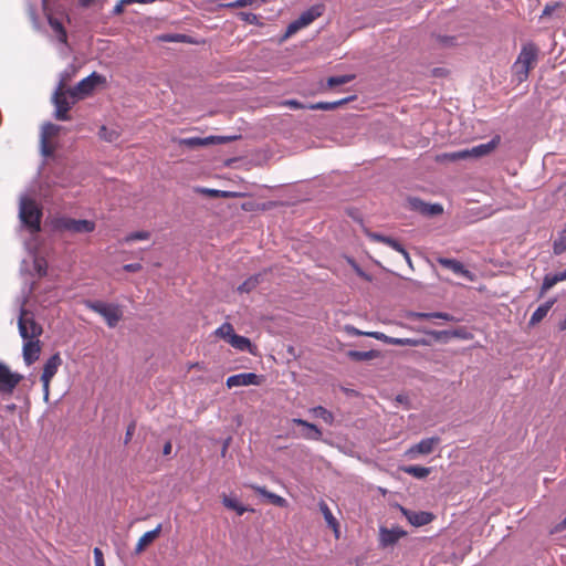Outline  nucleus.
Instances as JSON below:
<instances>
[{
	"mask_svg": "<svg viewBox=\"0 0 566 566\" xmlns=\"http://www.w3.org/2000/svg\"><path fill=\"white\" fill-rule=\"evenodd\" d=\"M142 269V264L140 263H128V264H125L124 265V270L126 272H130V273H134V272H137Z\"/></svg>",
	"mask_w": 566,
	"mask_h": 566,
	"instance_id": "nucleus-51",
	"label": "nucleus"
},
{
	"mask_svg": "<svg viewBox=\"0 0 566 566\" xmlns=\"http://www.w3.org/2000/svg\"><path fill=\"white\" fill-rule=\"evenodd\" d=\"M286 105L291 106L292 108H295V109H301V108H308V105L305 106L304 104H302L301 102L296 101V99H290L286 102Z\"/></svg>",
	"mask_w": 566,
	"mask_h": 566,
	"instance_id": "nucleus-56",
	"label": "nucleus"
},
{
	"mask_svg": "<svg viewBox=\"0 0 566 566\" xmlns=\"http://www.w3.org/2000/svg\"><path fill=\"white\" fill-rule=\"evenodd\" d=\"M158 42H177V33H167L156 36Z\"/></svg>",
	"mask_w": 566,
	"mask_h": 566,
	"instance_id": "nucleus-49",
	"label": "nucleus"
},
{
	"mask_svg": "<svg viewBox=\"0 0 566 566\" xmlns=\"http://www.w3.org/2000/svg\"><path fill=\"white\" fill-rule=\"evenodd\" d=\"M429 335L433 336L436 339H441L442 337L455 336L468 339L469 336L463 329H454V331H430Z\"/></svg>",
	"mask_w": 566,
	"mask_h": 566,
	"instance_id": "nucleus-35",
	"label": "nucleus"
},
{
	"mask_svg": "<svg viewBox=\"0 0 566 566\" xmlns=\"http://www.w3.org/2000/svg\"><path fill=\"white\" fill-rule=\"evenodd\" d=\"M555 9V6H549V4H546L544 10H543V13L542 15H548L553 12V10Z\"/></svg>",
	"mask_w": 566,
	"mask_h": 566,
	"instance_id": "nucleus-60",
	"label": "nucleus"
},
{
	"mask_svg": "<svg viewBox=\"0 0 566 566\" xmlns=\"http://www.w3.org/2000/svg\"><path fill=\"white\" fill-rule=\"evenodd\" d=\"M260 382V376L255 373H241L228 377L226 385L228 388H233L240 386H259Z\"/></svg>",
	"mask_w": 566,
	"mask_h": 566,
	"instance_id": "nucleus-13",
	"label": "nucleus"
},
{
	"mask_svg": "<svg viewBox=\"0 0 566 566\" xmlns=\"http://www.w3.org/2000/svg\"><path fill=\"white\" fill-rule=\"evenodd\" d=\"M49 24L52 28V30L55 32L59 42L66 43L67 34L66 31L62 24V22L53 17H49Z\"/></svg>",
	"mask_w": 566,
	"mask_h": 566,
	"instance_id": "nucleus-32",
	"label": "nucleus"
},
{
	"mask_svg": "<svg viewBox=\"0 0 566 566\" xmlns=\"http://www.w3.org/2000/svg\"><path fill=\"white\" fill-rule=\"evenodd\" d=\"M347 356L355 361H366L376 358L378 356V353L376 350H349L347 353Z\"/></svg>",
	"mask_w": 566,
	"mask_h": 566,
	"instance_id": "nucleus-33",
	"label": "nucleus"
},
{
	"mask_svg": "<svg viewBox=\"0 0 566 566\" xmlns=\"http://www.w3.org/2000/svg\"><path fill=\"white\" fill-rule=\"evenodd\" d=\"M233 327L229 323H223L220 327L217 328L216 334L220 337L224 338L227 342L230 338V335L233 333Z\"/></svg>",
	"mask_w": 566,
	"mask_h": 566,
	"instance_id": "nucleus-45",
	"label": "nucleus"
},
{
	"mask_svg": "<svg viewBox=\"0 0 566 566\" xmlns=\"http://www.w3.org/2000/svg\"><path fill=\"white\" fill-rule=\"evenodd\" d=\"M93 553H94V560L104 558L103 552L101 548L95 547Z\"/></svg>",
	"mask_w": 566,
	"mask_h": 566,
	"instance_id": "nucleus-57",
	"label": "nucleus"
},
{
	"mask_svg": "<svg viewBox=\"0 0 566 566\" xmlns=\"http://www.w3.org/2000/svg\"><path fill=\"white\" fill-rule=\"evenodd\" d=\"M398 252L403 255L407 263L411 266V258H410L408 251L403 248V251H398Z\"/></svg>",
	"mask_w": 566,
	"mask_h": 566,
	"instance_id": "nucleus-61",
	"label": "nucleus"
},
{
	"mask_svg": "<svg viewBox=\"0 0 566 566\" xmlns=\"http://www.w3.org/2000/svg\"><path fill=\"white\" fill-rule=\"evenodd\" d=\"M319 510L323 513V516L327 523L328 526L333 527L335 531L337 530L338 523L336 518L334 517L332 511L329 510L326 502L321 501L319 502Z\"/></svg>",
	"mask_w": 566,
	"mask_h": 566,
	"instance_id": "nucleus-38",
	"label": "nucleus"
},
{
	"mask_svg": "<svg viewBox=\"0 0 566 566\" xmlns=\"http://www.w3.org/2000/svg\"><path fill=\"white\" fill-rule=\"evenodd\" d=\"M87 308L103 316L108 327H115L122 318V312L117 305L105 303L102 301H86Z\"/></svg>",
	"mask_w": 566,
	"mask_h": 566,
	"instance_id": "nucleus-3",
	"label": "nucleus"
},
{
	"mask_svg": "<svg viewBox=\"0 0 566 566\" xmlns=\"http://www.w3.org/2000/svg\"><path fill=\"white\" fill-rule=\"evenodd\" d=\"M41 352L40 342L33 339H27L23 345V359L24 363L30 366L39 359Z\"/></svg>",
	"mask_w": 566,
	"mask_h": 566,
	"instance_id": "nucleus-20",
	"label": "nucleus"
},
{
	"mask_svg": "<svg viewBox=\"0 0 566 566\" xmlns=\"http://www.w3.org/2000/svg\"><path fill=\"white\" fill-rule=\"evenodd\" d=\"M228 343L239 349V350H249L251 352V342L248 337L235 334L234 332L230 335Z\"/></svg>",
	"mask_w": 566,
	"mask_h": 566,
	"instance_id": "nucleus-27",
	"label": "nucleus"
},
{
	"mask_svg": "<svg viewBox=\"0 0 566 566\" xmlns=\"http://www.w3.org/2000/svg\"><path fill=\"white\" fill-rule=\"evenodd\" d=\"M437 318H440V319H443L447 322H457L458 321L454 316H452L451 314L446 313V312H437Z\"/></svg>",
	"mask_w": 566,
	"mask_h": 566,
	"instance_id": "nucleus-53",
	"label": "nucleus"
},
{
	"mask_svg": "<svg viewBox=\"0 0 566 566\" xmlns=\"http://www.w3.org/2000/svg\"><path fill=\"white\" fill-rule=\"evenodd\" d=\"M55 228L71 233H91L95 230V222L86 219L61 217L56 219Z\"/></svg>",
	"mask_w": 566,
	"mask_h": 566,
	"instance_id": "nucleus-6",
	"label": "nucleus"
},
{
	"mask_svg": "<svg viewBox=\"0 0 566 566\" xmlns=\"http://www.w3.org/2000/svg\"><path fill=\"white\" fill-rule=\"evenodd\" d=\"M310 412L314 417L322 419L327 424H332L334 422V415L323 406L313 407Z\"/></svg>",
	"mask_w": 566,
	"mask_h": 566,
	"instance_id": "nucleus-34",
	"label": "nucleus"
},
{
	"mask_svg": "<svg viewBox=\"0 0 566 566\" xmlns=\"http://www.w3.org/2000/svg\"><path fill=\"white\" fill-rule=\"evenodd\" d=\"M125 4H128L127 2H125V0H119L113 8V11L112 13L114 15H119L124 12V6Z\"/></svg>",
	"mask_w": 566,
	"mask_h": 566,
	"instance_id": "nucleus-50",
	"label": "nucleus"
},
{
	"mask_svg": "<svg viewBox=\"0 0 566 566\" xmlns=\"http://www.w3.org/2000/svg\"><path fill=\"white\" fill-rule=\"evenodd\" d=\"M354 98H355V96H348V97H345V98H342L338 101H334V102H318L315 104H310L308 108L310 109H321V111H332V109H335V108L353 101Z\"/></svg>",
	"mask_w": 566,
	"mask_h": 566,
	"instance_id": "nucleus-25",
	"label": "nucleus"
},
{
	"mask_svg": "<svg viewBox=\"0 0 566 566\" xmlns=\"http://www.w3.org/2000/svg\"><path fill=\"white\" fill-rule=\"evenodd\" d=\"M93 1L94 0H80V4L86 8L90 7Z\"/></svg>",
	"mask_w": 566,
	"mask_h": 566,
	"instance_id": "nucleus-64",
	"label": "nucleus"
},
{
	"mask_svg": "<svg viewBox=\"0 0 566 566\" xmlns=\"http://www.w3.org/2000/svg\"><path fill=\"white\" fill-rule=\"evenodd\" d=\"M292 422L305 428V431L302 434L304 439L311 441H319L322 439L323 432L316 424L301 418H293Z\"/></svg>",
	"mask_w": 566,
	"mask_h": 566,
	"instance_id": "nucleus-18",
	"label": "nucleus"
},
{
	"mask_svg": "<svg viewBox=\"0 0 566 566\" xmlns=\"http://www.w3.org/2000/svg\"><path fill=\"white\" fill-rule=\"evenodd\" d=\"M34 269L40 277L44 276L46 274V263L42 259L35 258L34 261Z\"/></svg>",
	"mask_w": 566,
	"mask_h": 566,
	"instance_id": "nucleus-47",
	"label": "nucleus"
},
{
	"mask_svg": "<svg viewBox=\"0 0 566 566\" xmlns=\"http://www.w3.org/2000/svg\"><path fill=\"white\" fill-rule=\"evenodd\" d=\"M303 28L304 27L301 25V23H298V20L296 19L287 25L285 36H290Z\"/></svg>",
	"mask_w": 566,
	"mask_h": 566,
	"instance_id": "nucleus-48",
	"label": "nucleus"
},
{
	"mask_svg": "<svg viewBox=\"0 0 566 566\" xmlns=\"http://www.w3.org/2000/svg\"><path fill=\"white\" fill-rule=\"evenodd\" d=\"M566 251V227L558 233L557 239L553 243V252L559 255Z\"/></svg>",
	"mask_w": 566,
	"mask_h": 566,
	"instance_id": "nucleus-39",
	"label": "nucleus"
},
{
	"mask_svg": "<svg viewBox=\"0 0 566 566\" xmlns=\"http://www.w3.org/2000/svg\"><path fill=\"white\" fill-rule=\"evenodd\" d=\"M379 535L380 545L382 547H388L395 545L401 537L406 536L407 532L401 530L400 527H380Z\"/></svg>",
	"mask_w": 566,
	"mask_h": 566,
	"instance_id": "nucleus-16",
	"label": "nucleus"
},
{
	"mask_svg": "<svg viewBox=\"0 0 566 566\" xmlns=\"http://www.w3.org/2000/svg\"><path fill=\"white\" fill-rule=\"evenodd\" d=\"M560 281L563 280L559 272L546 274L543 279L539 297H542L549 289H552L555 284H557Z\"/></svg>",
	"mask_w": 566,
	"mask_h": 566,
	"instance_id": "nucleus-29",
	"label": "nucleus"
},
{
	"mask_svg": "<svg viewBox=\"0 0 566 566\" xmlns=\"http://www.w3.org/2000/svg\"><path fill=\"white\" fill-rule=\"evenodd\" d=\"M60 130V127L52 123H45L42 126L41 130V153L43 156L48 157L52 155V148L48 144V138L56 135Z\"/></svg>",
	"mask_w": 566,
	"mask_h": 566,
	"instance_id": "nucleus-17",
	"label": "nucleus"
},
{
	"mask_svg": "<svg viewBox=\"0 0 566 566\" xmlns=\"http://www.w3.org/2000/svg\"><path fill=\"white\" fill-rule=\"evenodd\" d=\"M154 0H125L128 4L132 3H151Z\"/></svg>",
	"mask_w": 566,
	"mask_h": 566,
	"instance_id": "nucleus-63",
	"label": "nucleus"
},
{
	"mask_svg": "<svg viewBox=\"0 0 566 566\" xmlns=\"http://www.w3.org/2000/svg\"><path fill=\"white\" fill-rule=\"evenodd\" d=\"M159 532H160V525L151 531L146 532L139 538V541L135 547V553L136 554L142 553L158 536Z\"/></svg>",
	"mask_w": 566,
	"mask_h": 566,
	"instance_id": "nucleus-26",
	"label": "nucleus"
},
{
	"mask_svg": "<svg viewBox=\"0 0 566 566\" xmlns=\"http://www.w3.org/2000/svg\"><path fill=\"white\" fill-rule=\"evenodd\" d=\"M18 327L23 339H33L42 333V327L35 322L33 314L27 311L23 305L20 308Z\"/></svg>",
	"mask_w": 566,
	"mask_h": 566,
	"instance_id": "nucleus-4",
	"label": "nucleus"
},
{
	"mask_svg": "<svg viewBox=\"0 0 566 566\" xmlns=\"http://www.w3.org/2000/svg\"><path fill=\"white\" fill-rule=\"evenodd\" d=\"M345 331L350 335V336H360V335H364L365 332H361L359 329H357L356 327L352 326V325H346L345 326Z\"/></svg>",
	"mask_w": 566,
	"mask_h": 566,
	"instance_id": "nucleus-54",
	"label": "nucleus"
},
{
	"mask_svg": "<svg viewBox=\"0 0 566 566\" xmlns=\"http://www.w3.org/2000/svg\"><path fill=\"white\" fill-rule=\"evenodd\" d=\"M61 364H62V359L60 357V354L56 353V354H53L45 361V364L43 366V371H42V375H41V381H42V385H43L45 399L49 396L50 381L55 376V374H56L59 367L61 366Z\"/></svg>",
	"mask_w": 566,
	"mask_h": 566,
	"instance_id": "nucleus-10",
	"label": "nucleus"
},
{
	"mask_svg": "<svg viewBox=\"0 0 566 566\" xmlns=\"http://www.w3.org/2000/svg\"><path fill=\"white\" fill-rule=\"evenodd\" d=\"M99 137L108 143H114L118 139L119 135L116 130H108L105 126L99 129Z\"/></svg>",
	"mask_w": 566,
	"mask_h": 566,
	"instance_id": "nucleus-41",
	"label": "nucleus"
},
{
	"mask_svg": "<svg viewBox=\"0 0 566 566\" xmlns=\"http://www.w3.org/2000/svg\"><path fill=\"white\" fill-rule=\"evenodd\" d=\"M438 263L441 266L452 271L457 275H460V276H463L467 279H472V273L468 269H465L464 265L460 261H458L455 259L439 258Z\"/></svg>",
	"mask_w": 566,
	"mask_h": 566,
	"instance_id": "nucleus-19",
	"label": "nucleus"
},
{
	"mask_svg": "<svg viewBox=\"0 0 566 566\" xmlns=\"http://www.w3.org/2000/svg\"><path fill=\"white\" fill-rule=\"evenodd\" d=\"M537 48L532 43L522 48L513 66L520 82L527 78L530 69L537 59Z\"/></svg>",
	"mask_w": 566,
	"mask_h": 566,
	"instance_id": "nucleus-2",
	"label": "nucleus"
},
{
	"mask_svg": "<svg viewBox=\"0 0 566 566\" xmlns=\"http://www.w3.org/2000/svg\"><path fill=\"white\" fill-rule=\"evenodd\" d=\"M366 234L371 241L381 242V243L390 247L391 249H394L397 252L403 251V245L395 238H391V237H388V235H385V234H381L378 232H371V231H368Z\"/></svg>",
	"mask_w": 566,
	"mask_h": 566,
	"instance_id": "nucleus-23",
	"label": "nucleus"
},
{
	"mask_svg": "<svg viewBox=\"0 0 566 566\" xmlns=\"http://www.w3.org/2000/svg\"><path fill=\"white\" fill-rule=\"evenodd\" d=\"M19 218L30 232L35 233L41 230L42 210L36 202L27 195L20 197Z\"/></svg>",
	"mask_w": 566,
	"mask_h": 566,
	"instance_id": "nucleus-1",
	"label": "nucleus"
},
{
	"mask_svg": "<svg viewBox=\"0 0 566 566\" xmlns=\"http://www.w3.org/2000/svg\"><path fill=\"white\" fill-rule=\"evenodd\" d=\"M134 432H135V423H134V422H132V423L127 427V430H126L125 440H124V443H125V444H127V443L130 441V439H132V437H133Z\"/></svg>",
	"mask_w": 566,
	"mask_h": 566,
	"instance_id": "nucleus-52",
	"label": "nucleus"
},
{
	"mask_svg": "<svg viewBox=\"0 0 566 566\" xmlns=\"http://www.w3.org/2000/svg\"><path fill=\"white\" fill-rule=\"evenodd\" d=\"M440 442L441 438L437 436L421 439L418 443L408 449L407 454L410 458H413L417 454H430L434 447Z\"/></svg>",
	"mask_w": 566,
	"mask_h": 566,
	"instance_id": "nucleus-14",
	"label": "nucleus"
},
{
	"mask_svg": "<svg viewBox=\"0 0 566 566\" xmlns=\"http://www.w3.org/2000/svg\"><path fill=\"white\" fill-rule=\"evenodd\" d=\"M150 234L147 231H136L132 232L128 235H126L125 241L126 242H133L138 240H147L149 239Z\"/></svg>",
	"mask_w": 566,
	"mask_h": 566,
	"instance_id": "nucleus-46",
	"label": "nucleus"
},
{
	"mask_svg": "<svg viewBox=\"0 0 566 566\" xmlns=\"http://www.w3.org/2000/svg\"><path fill=\"white\" fill-rule=\"evenodd\" d=\"M355 78L354 74H344V75H337V76H331L327 78L326 85L327 87H335L339 85L347 84L352 82Z\"/></svg>",
	"mask_w": 566,
	"mask_h": 566,
	"instance_id": "nucleus-37",
	"label": "nucleus"
},
{
	"mask_svg": "<svg viewBox=\"0 0 566 566\" xmlns=\"http://www.w3.org/2000/svg\"><path fill=\"white\" fill-rule=\"evenodd\" d=\"M364 336L373 337L388 345H392V340L395 339V337L388 336L381 332H366L364 333Z\"/></svg>",
	"mask_w": 566,
	"mask_h": 566,
	"instance_id": "nucleus-44",
	"label": "nucleus"
},
{
	"mask_svg": "<svg viewBox=\"0 0 566 566\" xmlns=\"http://www.w3.org/2000/svg\"><path fill=\"white\" fill-rule=\"evenodd\" d=\"M222 504L227 509L235 511L238 515H243L248 511L243 504H241L235 497L232 496L224 495L222 497Z\"/></svg>",
	"mask_w": 566,
	"mask_h": 566,
	"instance_id": "nucleus-31",
	"label": "nucleus"
},
{
	"mask_svg": "<svg viewBox=\"0 0 566 566\" xmlns=\"http://www.w3.org/2000/svg\"><path fill=\"white\" fill-rule=\"evenodd\" d=\"M250 488L260 494L261 496L265 497L271 504L277 506V507H286L287 501L282 497L281 495H277L273 492L268 491L264 486L258 485V484H251Z\"/></svg>",
	"mask_w": 566,
	"mask_h": 566,
	"instance_id": "nucleus-22",
	"label": "nucleus"
},
{
	"mask_svg": "<svg viewBox=\"0 0 566 566\" xmlns=\"http://www.w3.org/2000/svg\"><path fill=\"white\" fill-rule=\"evenodd\" d=\"M234 137L230 136H191V137H179V148H188V149H196V148H202L210 145H220L226 144L230 140H232Z\"/></svg>",
	"mask_w": 566,
	"mask_h": 566,
	"instance_id": "nucleus-8",
	"label": "nucleus"
},
{
	"mask_svg": "<svg viewBox=\"0 0 566 566\" xmlns=\"http://www.w3.org/2000/svg\"><path fill=\"white\" fill-rule=\"evenodd\" d=\"M196 191L199 192V193L207 195V196L212 197V198H224V199H228V198L237 197V192H233V191L211 189V188H203V187L196 188Z\"/></svg>",
	"mask_w": 566,
	"mask_h": 566,
	"instance_id": "nucleus-28",
	"label": "nucleus"
},
{
	"mask_svg": "<svg viewBox=\"0 0 566 566\" xmlns=\"http://www.w3.org/2000/svg\"><path fill=\"white\" fill-rule=\"evenodd\" d=\"M392 345L418 347V346L427 345V340L424 338H399V337H395V339L392 340Z\"/></svg>",
	"mask_w": 566,
	"mask_h": 566,
	"instance_id": "nucleus-36",
	"label": "nucleus"
},
{
	"mask_svg": "<svg viewBox=\"0 0 566 566\" xmlns=\"http://www.w3.org/2000/svg\"><path fill=\"white\" fill-rule=\"evenodd\" d=\"M266 0H234L224 4L226 8H244L254 3H263Z\"/></svg>",
	"mask_w": 566,
	"mask_h": 566,
	"instance_id": "nucleus-42",
	"label": "nucleus"
},
{
	"mask_svg": "<svg viewBox=\"0 0 566 566\" xmlns=\"http://www.w3.org/2000/svg\"><path fill=\"white\" fill-rule=\"evenodd\" d=\"M61 85L56 88L53 95V104L55 106V118L59 120H67L69 111L71 109V103L67 101L65 93L61 92Z\"/></svg>",
	"mask_w": 566,
	"mask_h": 566,
	"instance_id": "nucleus-12",
	"label": "nucleus"
},
{
	"mask_svg": "<svg viewBox=\"0 0 566 566\" xmlns=\"http://www.w3.org/2000/svg\"><path fill=\"white\" fill-rule=\"evenodd\" d=\"M407 316L410 319H433L437 318V312H409Z\"/></svg>",
	"mask_w": 566,
	"mask_h": 566,
	"instance_id": "nucleus-43",
	"label": "nucleus"
},
{
	"mask_svg": "<svg viewBox=\"0 0 566 566\" xmlns=\"http://www.w3.org/2000/svg\"><path fill=\"white\" fill-rule=\"evenodd\" d=\"M400 511L402 515L408 520V522L416 527H420L429 524L433 520V514L426 511H411L403 506H400Z\"/></svg>",
	"mask_w": 566,
	"mask_h": 566,
	"instance_id": "nucleus-15",
	"label": "nucleus"
},
{
	"mask_svg": "<svg viewBox=\"0 0 566 566\" xmlns=\"http://www.w3.org/2000/svg\"><path fill=\"white\" fill-rule=\"evenodd\" d=\"M402 471L416 479H424L430 474L431 469L421 465H406L402 467Z\"/></svg>",
	"mask_w": 566,
	"mask_h": 566,
	"instance_id": "nucleus-30",
	"label": "nucleus"
},
{
	"mask_svg": "<svg viewBox=\"0 0 566 566\" xmlns=\"http://www.w3.org/2000/svg\"><path fill=\"white\" fill-rule=\"evenodd\" d=\"M20 380L19 374L11 373L4 364L0 363V394L10 395Z\"/></svg>",
	"mask_w": 566,
	"mask_h": 566,
	"instance_id": "nucleus-11",
	"label": "nucleus"
},
{
	"mask_svg": "<svg viewBox=\"0 0 566 566\" xmlns=\"http://www.w3.org/2000/svg\"><path fill=\"white\" fill-rule=\"evenodd\" d=\"M564 530H566V516L556 526V531H564Z\"/></svg>",
	"mask_w": 566,
	"mask_h": 566,
	"instance_id": "nucleus-62",
	"label": "nucleus"
},
{
	"mask_svg": "<svg viewBox=\"0 0 566 566\" xmlns=\"http://www.w3.org/2000/svg\"><path fill=\"white\" fill-rule=\"evenodd\" d=\"M106 77L97 72H92L88 76L81 80L72 90L69 91L72 97L81 98L91 94L98 85L105 84Z\"/></svg>",
	"mask_w": 566,
	"mask_h": 566,
	"instance_id": "nucleus-5",
	"label": "nucleus"
},
{
	"mask_svg": "<svg viewBox=\"0 0 566 566\" xmlns=\"http://www.w3.org/2000/svg\"><path fill=\"white\" fill-rule=\"evenodd\" d=\"M179 42L195 43L190 36L186 35V34H180V33H179Z\"/></svg>",
	"mask_w": 566,
	"mask_h": 566,
	"instance_id": "nucleus-58",
	"label": "nucleus"
},
{
	"mask_svg": "<svg viewBox=\"0 0 566 566\" xmlns=\"http://www.w3.org/2000/svg\"><path fill=\"white\" fill-rule=\"evenodd\" d=\"M240 15H241L242 20L250 22V23H253L258 19V17L251 12H242Z\"/></svg>",
	"mask_w": 566,
	"mask_h": 566,
	"instance_id": "nucleus-55",
	"label": "nucleus"
},
{
	"mask_svg": "<svg viewBox=\"0 0 566 566\" xmlns=\"http://www.w3.org/2000/svg\"><path fill=\"white\" fill-rule=\"evenodd\" d=\"M260 277H261L260 274L252 275V276L248 277L243 283H241L239 285L238 291L240 293H249V292H251L259 284Z\"/></svg>",
	"mask_w": 566,
	"mask_h": 566,
	"instance_id": "nucleus-40",
	"label": "nucleus"
},
{
	"mask_svg": "<svg viewBox=\"0 0 566 566\" xmlns=\"http://www.w3.org/2000/svg\"><path fill=\"white\" fill-rule=\"evenodd\" d=\"M171 448H172L171 442L170 441L166 442L163 448V453L165 455H168L171 452Z\"/></svg>",
	"mask_w": 566,
	"mask_h": 566,
	"instance_id": "nucleus-59",
	"label": "nucleus"
},
{
	"mask_svg": "<svg viewBox=\"0 0 566 566\" xmlns=\"http://www.w3.org/2000/svg\"><path fill=\"white\" fill-rule=\"evenodd\" d=\"M408 206L412 211H417L426 217L439 216L443 212V207L440 203H429L418 197H408Z\"/></svg>",
	"mask_w": 566,
	"mask_h": 566,
	"instance_id": "nucleus-9",
	"label": "nucleus"
},
{
	"mask_svg": "<svg viewBox=\"0 0 566 566\" xmlns=\"http://www.w3.org/2000/svg\"><path fill=\"white\" fill-rule=\"evenodd\" d=\"M325 7L322 3H317L303 11L297 18L298 23L304 28L310 25L314 20L319 18L324 13Z\"/></svg>",
	"mask_w": 566,
	"mask_h": 566,
	"instance_id": "nucleus-21",
	"label": "nucleus"
},
{
	"mask_svg": "<svg viewBox=\"0 0 566 566\" xmlns=\"http://www.w3.org/2000/svg\"><path fill=\"white\" fill-rule=\"evenodd\" d=\"M500 138L494 137L485 144H480L470 149H463L448 154L447 157L451 160H461L467 158H480L491 153L499 144Z\"/></svg>",
	"mask_w": 566,
	"mask_h": 566,
	"instance_id": "nucleus-7",
	"label": "nucleus"
},
{
	"mask_svg": "<svg viewBox=\"0 0 566 566\" xmlns=\"http://www.w3.org/2000/svg\"><path fill=\"white\" fill-rule=\"evenodd\" d=\"M555 303V298L548 300L545 303L541 304L532 314L530 318V325L538 324L552 308Z\"/></svg>",
	"mask_w": 566,
	"mask_h": 566,
	"instance_id": "nucleus-24",
	"label": "nucleus"
}]
</instances>
